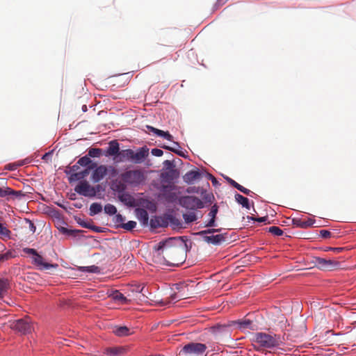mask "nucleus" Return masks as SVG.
Listing matches in <instances>:
<instances>
[{
    "label": "nucleus",
    "instance_id": "nucleus-44",
    "mask_svg": "<svg viewBox=\"0 0 356 356\" xmlns=\"http://www.w3.org/2000/svg\"><path fill=\"white\" fill-rule=\"evenodd\" d=\"M11 193H13V189L10 188H0V197H6L8 195H11Z\"/></svg>",
    "mask_w": 356,
    "mask_h": 356
},
{
    "label": "nucleus",
    "instance_id": "nucleus-23",
    "mask_svg": "<svg viewBox=\"0 0 356 356\" xmlns=\"http://www.w3.org/2000/svg\"><path fill=\"white\" fill-rule=\"evenodd\" d=\"M118 199L127 206L132 207L134 204V198L127 193H120Z\"/></svg>",
    "mask_w": 356,
    "mask_h": 356
},
{
    "label": "nucleus",
    "instance_id": "nucleus-9",
    "mask_svg": "<svg viewBox=\"0 0 356 356\" xmlns=\"http://www.w3.org/2000/svg\"><path fill=\"white\" fill-rule=\"evenodd\" d=\"M315 222H316V220L311 218H307V220L302 219V218H296L292 220V224L294 227H300V228H302V229H307V228L312 227V226H314L315 227H321V225H314Z\"/></svg>",
    "mask_w": 356,
    "mask_h": 356
},
{
    "label": "nucleus",
    "instance_id": "nucleus-55",
    "mask_svg": "<svg viewBox=\"0 0 356 356\" xmlns=\"http://www.w3.org/2000/svg\"><path fill=\"white\" fill-rule=\"evenodd\" d=\"M5 169L6 170H16V165H15V163H9V164H7L6 166H5Z\"/></svg>",
    "mask_w": 356,
    "mask_h": 356
},
{
    "label": "nucleus",
    "instance_id": "nucleus-25",
    "mask_svg": "<svg viewBox=\"0 0 356 356\" xmlns=\"http://www.w3.org/2000/svg\"><path fill=\"white\" fill-rule=\"evenodd\" d=\"M126 349L124 347H112L106 349L105 353L111 356H118L125 353Z\"/></svg>",
    "mask_w": 356,
    "mask_h": 356
},
{
    "label": "nucleus",
    "instance_id": "nucleus-43",
    "mask_svg": "<svg viewBox=\"0 0 356 356\" xmlns=\"http://www.w3.org/2000/svg\"><path fill=\"white\" fill-rule=\"evenodd\" d=\"M218 231H219V229H205V230L199 232L197 233V234L200 236H202L204 238V236H207V234H213V233L218 232Z\"/></svg>",
    "mask_w": 356,
    "mask_h": 356
},
{
    "label": "nucleus",
    "instance_id": "nucleus-4",
    "mask_svg": "<svg viewBox=\"0 0 356 356\" xmlns=\"http://www.w3.org/2000/svg\"><path fill=\"white\" fill-rule=\"evenodd\" d=\"M179 204L188 210L195 211L204 207L203 202L193 195L182 196L179 200Z\"/></svg>",
    "mask_w": 356,
    "mask_h": 356
},
{
    "label": "nucleus",
    "instance_id": "nucleus-7",
    "mask_svg": "<svg viewBox=\"0 0 356 356\" xmlns=\"http://www.w3.org/2000/svg\"><path fill=\"white\" fill-rule=\"evenodd\" d=\"M23 252L27 254L33 255L32 263L38 266L40 270L49 269L51 267H56L57 265H53L44 261L43 257L38 253L36 250L33 248H25L23 249Z\"/></svg>",
    "mask_w": 356,
    "mask_h": 356
},
{
    "label": "nucleus",
    "instance_id": "nucleus-59",
    "mask_svg": "<svg viewBox=\"0 0 356 356\" xmlns=\"http://www.w3.org/2000/svg\"><path fill=\"white\" fill-rule=\"evenodd\" d=\"M8 259V254H0V262H3Z\"/></svg>",
    "mask_w": 356,
    "mask_h": 356
},
{
    "label": "nucleus",
    "instance_id": "nucleus-2",
    "mask_svg": "<svg viewBox=\"0 0 356 356\" xmlns=\"http://www.w3.org/2000/svg\"><path fill=\"white\" fill-rule=\"evenodd\" d=\"M254 344V349L261 351L265 349H272L283 343V338L278 334H270L266 332H256L252 339Z\"/></svg>",
    "mask_w": 356,
    "mask_h": 356
},
{
    "label": "nucleus",
    "instance_id": "nucleus-57",
    "mask_svg": "<svg viewBox=\"0 0 356 356\" xmlns=\"http://www.w3.org/2000/svg\"><path fill=\"white\" fill-rule=\"evenodd\" d=\"M330 250L336 253H339L344 250V248H330Z\"/></svg>",
    "mask_w": 356,
    "mask_h": 356
},
{
    "label": "nucleus",
    "instance_id": "nucleus-22",
    "mask_svg": "<svg viewBox=\"0 0 356 356\" xmlns=\"http://www.w3.org/2000/svg\"><path fill=\"white\" fill-rule=\"evenodd\" d=\"M201 174L197 170H191L186 172L183 177L184 181L187 184H191L196 179H199Z\"/></svg>",
    "mask_w": 356,
    "mask_h": 356
},
{
    "label": "nucleus",
    "instance_id": "nucleus-63",
    "mask_svg": "<svg viewBox=\"0 0 356 356\" xmlns=\"http://www.w3.org/2000/svg\"><path fill=\"white\" fill-rule=\"evenodd\" d=\"M15 163V165H16V168H17L18 167L24 165V163L22 161V162H18V163Z\"/></svg>",
    "mask_w": 356,
    "mask_h": 356
},
{
    "label": "nucleus",
    "instance_id": "nucleus-45",
    "mask_svg": "<svg viewBox=\"0 0 356 356\" xmlns=\"http://www.w3.org/2000/svg\"><path fill=\"white\" fill-rule=\"evenodd\" d=\"M163 165H164V167L168 170H175L174 168H175V165L173 164V162L170 161V160H165L164 162H163Z\"/></svg>",
    "mask_w": 356,
    "mask_h": 356
},
{
    "label": "nucleus",
    "instance_id": "nucleus-56",
    "mask_svg": "<svg viewBox=\"0 0 356 356\" xmlns=\"http://www.w3.org/2000/svg\"><path fill=\"white\" fill-rule=\"evenodd\" d=\"M90 229L97 232V233H100L102 232V229L99 227H97L95 225H93L91 224V226L90 227Z\"/></svg>",
    "mask_w": 356,
    "mask_h": 356
},
{
    "label": "nucleus",
    "instance_id": "nucleus-33",
    "mask_svg": "<svg viewBox=\"0 0 356 356\" xmlns=\"http://www.w3.org/2000/svg\"><path fill=\"white\" fill-rule=\"evenodd\" d=\"M239 325L240 329H247L250 328L251 330L254 329V325L252 324V322L250 320H243L237 322Z\"/></svg>",
    "mask_w": 356,
    "mask_h": 356
},
{
    "label": "nucleus",
    "instance_id": "nucleus-26",
    "mask_svg": "<svg viewBox=\"0 0 356 356\" xmlns=\"http://www.w3.org/2000/svg\"><path fill=\"white\" fill-rule=\"evenodd\" d=\"M235 200L238 204H241L242 207L246 208L247 209H250V202H249L248 198H247L238 193H236L235 195Z\"/></svg>",
    "mask_w": 356,
    "mask_h": 356
},
{
    "label": "nucleus",
    "instance_id": "nucleus-30",
    "mask_svg": "<svg viewBox=\"0 0 356 356\" xmlns=\"http://www.w3.org/2000/svg\"><path fill=\"white\" fill-rule=\"evenodd\" d=\"M168 184H165L164 182L161 184L160 187V191L165 195L170 193L171 191L175 189V185L174 183L167 182Z\"/></svg>",
    "mask_w": 356,
    "mask_h": 356
},
{
    "label": "nucleus",
    "instance_id": "nucleus-37",
    "mask_svg": "<svg viewBox=\"0 0 356 356\" xmlns=\"http://www.w3.org/2000/svg\"><path fill=\"white\" fill-rule=\"evenodd\" d=\"M113 298L115 300L120 301L121 302H126L127 298L118 291H116L113 294Z\"/></svg>",
    "mask_w": 356,
    "mask_h": 356
},
{
    "label": "nucleus",
    "instance_id": "nucleus-31",
    "mask_svg": "<svg viewBox=\"0 0 356 356\" xmlns=\"http://www.w3.org/2000/svg\"><path fill=\"white\" fill-rule=\"evenodd\" d=\"M183 218L186 223L195 222L197 219V216L194 211L183 214Z\"/></svg>",
    "mask_w": 356,
    "mask_h": 356
},
{
    "label": "nucleus",
    "instance_id": "nucleus-14",
    "mask_svg": "<svg viewBox=\"0 0 356 356\" xmlns=\"http://www.w3.org/2000/svg\"><path fill=\"white\" fill-rule=\"evenodd\" d=\"M317 261L320 268L323 270H330L338 266L337 261L331 259L327 260L323 258H318Z\"/></svg>",
    "mask_w": 356,
    "mask_h": 356
},
{
    "label": "nucleus",
    "instance_id": "nucleus-12",
    "mask_svg": "<svg viewBox=\"0 0 356 356\" xmlns=\"http://www.w3.org/2000/svg\"><path fill=\"white\" fill-rule=\"evenodd\" d=\"M211 332L216 337H222L229 334V327L226 325H216L210 328Z\"/></svg>",
    "mask_w": 356,
    "mask_h": 356
},
{
    "label": "nucleus",
    "instance_id": "nucleus-47",
    "mask_svg": "<svg viewBox=\"0 0 356 356\" xmlns=\"http://www.w3.org/2000/svg\"><path fill=\"white\" fill-rule=\"evenodd\" d=\"M170 222L172 225L177 228H181L182 227V223L179 221V220L175 218H171Z\"/></svg>",
    "mask_w": 356,
    "mask_h": 356
},
{
    "label": "nucleus",
    "instance_id": "nucleus-41",
    "mask_svg": "<svg viewBox=\"0 0 356 356\" xmlns=\"http://www.w3.org/2000/svg\"><path fill=\"white\" fill-rule=\"evenodd\" d=\"M136 226V222L130 220L127 223H123L122 227L126 230L131 231Z\"/></svg>",
    "mask_w": 356,
    "mask_h": 356
},
{
    "label": "nucleus",
    "instance_id": "nucleus-21",
    "mask_svg": "<svg viewBox=\"0 0 356 356\" xmlns=\"http://www.w3.org/2000/svg\"><path fill=\"white\" fill-rule=\"evenodd\" d=\"M179 172L177 170H170L164 172L161 174V178L163 182H170L173 183L172 181L178 177Z\"/></svg>",
    "mask_w": 356,
    "mask_h": 356
},
{
    "label": "nucleus",
    "instance_id": "nucleus-8",
    "mask_svg": "<svg viewBox=\"0 0 356 356\" xmlns=\"http://www.w3.org/2000/svg\"><path fill=\"white\" fill-rule=\"evenodd\" d=\"M10 327L23 334H28L32 330V325L29 318H20L10 323Z\"/></svg>",
    "mask_w": 356,
    "mask_h": 356
},
{
    "label": "nucleus",
    "instance_id": "nucleus-11",
    "mask_svg": "<svg viewBox=\"0 0 356 356\" xmlns=\"http://www.w3.org/2000/svg\"><path fill=\"white\" fill-rule=\"evenodd\" d=\"M107 173V168L104 165L97 167L91 176L92 181L95 183L101 181Z\"/></svg>",
    "mask_w": 356,
    "mask_h": 356
},
{
    "label": "nucleus",
    "instance_id": "nucleus-6",
    "mask_svg": "<svg viewBox=\"0 0 356 356\" xmlns=\"http://www.w3.org/2000/svg\"><path fill=\"white\" fill-rule=\"evenodd\" d=\"M100 186H92L87 181H81L75 187L74 191L85 197H95L99 191Z\"/></svg>",
    "mask_w": 356,
    "mask_h": 356
},
{
    "label": "nucleus",
    "instance_id": "nucleus-16",
    "mask_svg": "<svg viewBox=\"0 0 356 356\" xmlns=\"http://www.w3.org/2000/svg\"><path fill=\"white\" fill-rule=\"evenodd\" d=\"M133 150L131 149H123L120 152L118 158H114V160L119 162H124L125 161H132Z\"/></svg>",
    "mask_w": 356,
    "mask_h": 356
},
{
    "label": "nucleus",
    "instance_id": "nucleus-19",
    "mask_svg": "<svg viewBox=\"0 0 356 356\" xmlns=\"http://www.w3.org/2000/svg\"><path fill=\"white\" fill-rule=\"evenodd\" d=\"M135 213L138 220L143 225H147L149 220V215L147 211L144 209L138 208L135 210Z\"/></svg>",
    "mask_w": 356,
    "mask_h": 356
},
{
    "label": "nucleus",
    "instance_id": "nucleus-64",
    "mask_svg": "<svg viewBox=\"0 0 356 356\" xmlns=\"http://www.w3.org/2000/svg\"><path fill=\"white\" fill-rule=\"evenodd\" d=\"M49 155H50V153H46V154H44L43 155V156H42V159H47V157L49 156Z\"/></svg>",
    "mask_w": 356,
    "mask_h": 356
},
{
    "label": "nucleus",
    "instance_id": "nucleus-28",
    "mask_svg": "<svg viewBox=\"0 0 356 356\" xmlns=\"http://www.w3.org/2000/svg\"><path fill=\"white\" fill-rule=\"evenodd\" d=\"M102 211V206L100 203L94 202L90 204L89 209V215L93 216L99 213Z\"/></svg>",
    "mask_w": 356,
    "mask_h": 356
},
{
    "label": "nucleus",
    "instance_id": "nucleus-13",
    "mask_svg": "<svg viewBox=\"0 0 356 356\" xmlns=\"http://www.w3.org/2000/svg\"><path fill=\"white\" fill-rule=\"evenodd\" d=\"M120 144L117 140H113L108 143V147L106 151V156H113L118 158L120 153Z\"/></svg>",
    "mask_w": 356,
    "mask_h": 356
},
{
    "label": "nucleus",
    "instance_id": "nucleus-62",
    "mask_svg": "<svg viewBox=\"0 0 356 356\" xmlns=\"http://www.w3.org/2000/svg\"><path fill=\"white\" fill-rule=\"evenodd\" d=\"M209 176L211 177V182L215 185L217 183L216 179L211 174H209Z\"/></svg>",
    "mask_w": 356,
    "mask_h": 356
},
{
    "label": "nucleus",
    "instance_id": "nucleus-60",
    "mask_svg": "<svg viewBox=\"0 0 356 356\" xmlns=\"http://www.w3.org/2000/svg\"><path fill=\"white\" fill-rule=\"evenodd\" d=\"M97 163H91L90 165H88V168L86 169H89V171L92 169H95L97 168Z\"/></svg>",
    "mask_w": 356,
    "mask_h": 356
},
{
    "label": "nucleus",
    "instance_id": "nucleus-27",
    "mask_svg": "<svg viewBox=\"0 0 356 356\" xmlns=\"http://www.w3.org/2000/svg\"><path fill=\"white\" fill-rule=\"evenodd\" d=\"M89 174V169H85L84 170L79 172L72 173L70 177V181L81 180L86 177Z\"/></svg>",
    "mask_w": 356,
    "mask_h": 356
},
{
    "label": "nucleus",
    "instance_id": "nucleus-52",
    "mask_svg": "<svg viewBox=\"0 0 356 356\" xmlns=\"http://www.w3.org/2000/svg\"><path fill=\"white\" fill-rule=\"evenodd\" d=\"M62 232L64 234H66L67 235H74L75 232H77L76 230H72V229H68L65 227H62Z\"/></svg>",
    "mask_w": 356,
    "mask_h": 356
},
{
    "label": "nucleus",
    "instance_id": "nucleus-38",
    "mask_svg": "<svg viewBox=\"0 0 356 356\" xmlns=\"http://www.w3.org/2000/svg\"><path fill=\"white\" fill-rule=\"evenodd\" d=\"M268 232L271 233L274 236H282L283 234V231L279 227L276 226L270 227L268 228Z\"/></svg>",
    "mask_w": 356,
    "mask_h": 356
},
{
    "label": "nucleus",
    "instance_id": "nucleus-42",
    "mask_svg": "<svg viewBox=\"0 0 356 356\" xmlns=\"http://www.w3.org/2000/svg\"><path fill=\"white\" fill-rule=\"evenodd\" d=\"M102 149L99 148H92L88 151V156L91 157H99L101 155Z\"/></svg>",
    "mask_w": 356,
    "mask_h": 356
},
{
    "label": "nucleus",
    "instance_id": "nucleus-20",
    "mask_svg": "<svg viewBox=\"0 0 356 356\" xmlns=\"http://www.w3.org/2000/svg\"><path fill=\"white\" fill-rule=\"evenodd\" d=\"M146 127L149 131L153 132L156 136L163 137L169 141H172L173 136L168 131H164L149 125H147Z\"/></svg>",
    "mask_w": 356,
    "mask_h": 356
},
{
    "label": "nucleus",
    "instance_id": "nucleus-49",
    "mask_svg": "<svg viewBox=\"0 0 356 356\" xmlns=\"http://www.w3.org/2000/svg\"><path fill=\"white\" fill-rule=\"evenodd\" d=\"M248 218H250L252 220L257 221L259 222H264L266 220H268V217L264 216V217H260V218H255V217L251 216V217H248Z\"/></svg>",
    "mask_w": 356,
    "mask_h": 356
},
{
    "label": "nucleus",
    "instance_id": "nucleus-50",
    "mask_svg": "<svg viewBox=\"0 0 356 356\" xmlns=\"http://www.w3.org/2000/svg\"><path fill=\"white\" fill-rule=\"evenodd\" d=\"M331 232L328 230L322 229L320 231V236L324 238H330L331 236Z\"/></svg>",
    "mask_w": 356,
    "mask_h": 356
},
{
    "label": "nucleus",
    "instance_id": "nucleus-18",
    "mask_svg": "<svg viewBox=\"0 0 356 356\" xmlns=\"http://www.w3.org/2000/svg\"><path fill=\"white\" fill-rule=\"evenodd\" d=\"M218 211V207L216 204L213 205L211 208L209 213V216L210 217V220L204 225L205 227H213L216 225V218Z\"/></svg>",
    "mask_w": 356,
    "mask_h": 356
},
{
    "label": "nucleus",
    "instance_id": "nucleus-17",
    "mask_svg": "<svg viewBox=\"0 0 356 356\" xmlns=\"http://www.w3.org/2000/svg\"><path fill=\"white\" fill-rule=\"evenodd\" d=\"M11 237V231L8 226L3 220H0V238L1 240L10 239Z\"/></svg>",
    "mask_w": 356,
    "mask_h": 356
},
{
    "label": "nucleus",
    "instance_id": "nucleus-10",
    "mask_svg": "<svg viewBox=\"0 0 356 356\" xmlns=\"http://www.w3.org/2000/svg\"><path fill=\"white\" fill-rule=\"evenodd\" d=\"M149 156V148L143 146L137 149L136 152L133 150L132 162L134 163H141Z\"/></svg>",
    "mask_w": 356,
    "mask_h": 356
},
{
    "label": "nucleus",
    "instance_id": "nucleus-54",
    "mask_svg": "<svg viewBox=\"0 0 356 356\" xmlns=\"http://www.w3.org/2000/svg\"><path fill=\"white\" fill-rule=\"evenodd\" d=\"M26 221L29 222V228L30 231L32 232L33 233H34L35 232V229H36L35 226L31 220L26 219Z\"/></svg>",
    "mask_w": 356,
    "mask_h": 356
},
{
    "label": "nucleus",
    "instance_id": "nucleus-34",
    "mask_svg": "<svg viewBox=\"0 0 356 356\" xmlns=\"http://www.w3.org/2000/svg\"><path fill=\"white\" fill-rule=\"evenodd\" d=\"M163 220L161 217H155L154 218H152L150 220V225L152 227L156 228L159 227H162Z\"/></svg>",
    "mask_w": 356,
    "mask_h": 356
},
{
    "label": "nucleus",
    "instance_id": "nucleus-58",
    "mask_svg": "<svg viewBox=\"0 0 356 356\" xmlns=\"http://www.w3.org/2000/svg\"><path fill=\"white\" fill-rule=\"evenodd\" d=\"M115 217L118 222H123L124 220V218L121 214H117Z\"/></svg>",
    "mask_w": 356,
    "mask_h": 356
},
{
    "label": "nucleus",
    "instance_id": "nucleus-39",
    "mask_svg": "<svg viewBox=\"0 0 356 356\" xmlns=\"http://www.w3.org/2000/svg\"><path fill=\"white\" fill-rule=\"evenodd\" d=\"M91 163H92L91 159L88 156H85L79 159L77 164H79L81 166H88Z\"/></svg>",
    "mask_w": 356,
    "mask_h": 356
},
{
    "label": "nucleus",
    "instance_id": "nucleus-46",
    "mask_svg": "<svg viewBox=\"0 0 356 356\" xmlns=\"http://www.w3.org/2000/svg\"><path fill=\"white\" fill-rule=\"evenodd\" d=\"M11 195L13 196L14 198L16 199H21L22 197L24 196V194L22 191H14L13 190V193H11Z\"/></svg>",
    "mask_w": 356,
    "mask_h": 356
},
{
    "label": "nucleus",
    "instance_id": "nucleus-35",
    "mask_svg": "<svg viewBox=\"0 0 356 356\" xmlns=\"http://www.w3.org/2000/svg\"><path fill=\"white\" fill-rule=\"evenodd\" d=\"M163 147L165 149H168L179 156H183V153L178 149V147H179V145L178 143L174 142V147H170L167 145L163 146Z\"/></svg>",
    "mask_w": 356,
    "mask_h": 356
},
{
    "label": "nucleus",
    "instance_id": "nucleus-3",
    "mask_svg": "<svg viewBox=\"0 0 356 356\" xmlns=\"http://www.w3.org/2000/svg\"><path fill=\"white\" fill-rule=\"evenodd\" d=\"M123 181L131 186H138L145 182L146 177L140 170H131L121 175Z\"/></svg>",
    "mask_w": 356,
    "mask_h": 356
},
{
    "label": "nucleus",
    "instance_id": "nucleus-53",
    "mask_svg": "<svg viewBox=\"0 0 356 356\" xmlns=\"http://www.w3.org/2000/svg\"><path fill=\"white\" fill-rule=\"evenodd\" d=\"M85 268L86 269V270L88 272L95 273V272H97L98 267H97L95 266H91L85 267Z\"/></svg>",
    "mask_w": 356,
    "mask_h": 356
},
{
    "label": "nucleus",
    "instance_id": "nucleus-5",
    "mask_svg": "<svg viewBox=\"0 0 356 356\" xmlns=\"http://www.w3.org/2000/svg\"><path fill=\"white\" fill-rule=\"evenodd\" d=\"M207 346L204 343L191 342L186 344L180 350L179 354L186 356H199L204 353Z\"/></svg>",
    "mask_w": 356,
    "mask_h": 356
},
{
    "label": "nucleus",
    "instance_id": "nucleus-1",
    "mask_svg": "<svg viewBox=\"0 0 356 356\" xmlns=\"http://www.w3.org/2000/svg\"><path fill=\"white\" fill-rule=\"evenodd\" d=\"M155 261L168 266H179L186 259V253L182 242L176 238L161 241L155 246Z\"/></svg>",
    "mask_w": 356,
    "mask_h": 356
},
{
    "label": "nucleus",
    "instance_id": "nucleus-32",
    "mask_svg": "<svg viewBox=\"0 0 356 356\" xmlns=\"http://www.w3.org/2000/svg\"><path fill=\"white\" fill-rule=\"evenodd\" d=\"M8 281L6 279H0V298H3L8 289Z\"/></svg>",
    "mask_w": 356,
    "mask_h": 356
},
{
    "label": "nucleus",
    "instance_id": "nucleus-29",
    "mask_svg": "<svg viewBox=\"0 0 356 356\" xmlns=\"http://www.w3.org/2000/svg\"><path fill=\"white\" fill-rule=\"evenodd\" d=\"M113 332L118 337H124L131 334L129 329L126 326L118 327L113 330Z\"/></svg>",
    "mask_w": 356,
    "mask_h": 356
},
{
    "label": "nucleus",
    "instance_id": "nucleus-24",
    "mask_svg": "<svg viewBox=\"0 0 356 356\" xmlns=\"http://www.w3.org/2000/svg\"><path fill=\"white\" fill-rule=\"evenodd\" d=\"M226 179L227 180V181L229 182V184L231 186H232L235 188L238 189L239 191L242 192L243 193H244L247 195H250V193H252L249 189L240 185L239 184H238L236 181H235L232 179H231L229 177H227Z\"/></svg>",
    "mask_w": 356,
    "mask_h": 356
},
{
    "label": "nucleus",
    "instance_id": "nucleus-51",
    "mask_svg": "<svg viewBox=\"0 0 356 356\" xmlns=\"http://www.w3.org/2000/svg\"><path fill=\"white\" fill-rule=\"evenodd\" d=\"M151 153L155 156H161L163 154V150L157 148L152 149Z\"/></svg>",
    "mask_w": 356,
    "mask_h": 356
},
{
    "label": "nucleus",
    "instance_id": "nucleus-61",
    "mask_svg": "<svg viewBox=\"0 0 356 356\" xmlns=\"http://www.w3.org/2000/svg\"><path fill=\"white\" fill-rule=\"evenodd\" d=\"M79 168V165L77 164H75L72 165L70 168V172H72V173L76 172V171Z\"/></svg>",
    "mask_w": 356,
    "mask_h": 356
},
{
    "label": "nucleus",
    "instance_id": "nucleus-48",
    "mask_svg": "<svg viewBox=\"0 0 356 356\" xmlns=\"http://www.w3.org/2000/svg\"><path fill=\"white\" fill-rule=\"evenodd\" d=\"M77 222L82 227L88 229H90L92 224L90 221H85L81 219H79Z\"/></svg>",
    "mask_w": 356,
    "mask_h": 356
},
{
    "label": "nucleus",
    "instance_id": "nucleus-15",
    "mask_svg": "<svg viewBox=\"0 0 356 356\" xmlns=\"http://www.w3.org/2000/svg\"><path fill=\"white\" fill-rule=\"evenodd\" d=\"M225 235L226 234H221L217 235L205 236H204V241L213 245H220L222 242L225 241Z\"/></svg>",
    "mask_w": 356,
    "mask_h": 356
},
{
    "label": "nucleus",
    "instance_id": "nucleus-36",
    "mask_svg": "<svg viewBox=\"0 0 356 356\" xmlns=\"http://www.w3.org/2000/svg\"><path fill=\"white\" fill-rule=\"evenodd\" d=\"M104 212L110 216L114 215L117 213L116 207L111 204H107L104 206Z\"/></svg>",
    "mask_w": 356,
    "mask_h": 356
},
{
    "label": "nucleus",
    "instance_id": "nucleus-40",
    "mask_svg": "<svg viewBox=\"0 0 356 356\" xmlns=\"http://www.w3.org/2000/svg\"><path fill=\"white\" fill-rule=\"evenodd\" d=\"M112 189L115 191L119 192V193H123L125 190V186L122 184L121 182H118L116 184H113L112 185Z\"/></svg>",
    "mask_w": 356,
    "mask_h": 356
}]
</instances>
